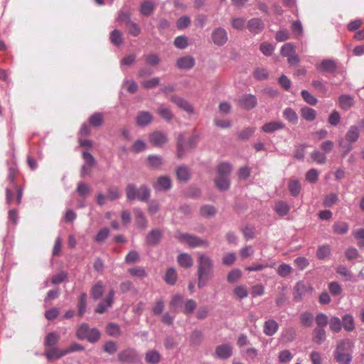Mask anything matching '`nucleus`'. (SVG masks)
<instances>
[{
	"label": "nucleus",
	"instance_id": "6",
	"mask_svg": "<svg viewBox=\"0 0 364 364\" xmlns=\"http://www.w3.org/2000/svg\"><path fill=\"white\" fill-rule=\"evenodd\" d=\"M118 359L123 363H136L139 361L140 357L134 348H127L118 354Z\"/></svg>",
	"mask_w": 364,
	"mask_h": 364
},
{
	"label": "nucleus",
	"instance_id": "11",
	"mask_svg": "<svg viewBox=\"0 0 364 364\" xmlns=\"http://www.w3.org/2000/svg\"><path fill=\"white\" fill-rule=\"evenodd\" d=\"M162 237V232L159 229L151 230L146 235L145 241L149 246H156Z\"/></svg>",
	"mask_w": 364,
	"mask_h": 364
},
{
	"label": "nucleus",
	"instance_id": "23",
	"mask_svg": "<svg viewBox=\"0 0 364 364\" xmlns=\"http://www.w3.org/2000/svg\"><path fill=\"white\" fill-rule=\"evenodd\" d=\"M354 99L349 95H341L338 98V104L340 107L347 111L354 105Z\"/></svg>",
	"mask_w": 364,
	"mask_h": 364
},
{
	"label": "nucleus",
	"instance_id": "2",
	"mask_svg": "<svg viewBox=\"0 0 364 364\" xmlns=\"http://www.w3.org/2000/svg\"><path fill=\"white\" fill-rule=\"evenodd\" d=\"M127 198L129 201L139 200L141 202H146L150 198V189L143 184L136 188L134 183H129L125 188Z\"/></svg>",
	"mask_w": 364,
	"mask_h": 364
},
{
	"label": "nucleus",
	"instance_id": "45",
	"mask_svg": "<svg viewBox=\"0 0 364 364\" xmlns=\"http://www.w3.org/2000/svg\"><path fill=\"white\" fill-rule=\"evenodd\" d=\"M216 187L220 191H226L230 188L229 178L218 176L215 179Z\"/></svg>",
	"mask_w": 364,
	"mask_h": 364
},
{
	"label": "nucleus",
	"instance_id": "38",
	"mask_svg": "<svg viewBox=\"0 0 364 364\" xmlns=\"http://www.w3.org/2000/svg\"><path fill=\"white\" fill-rule=\"evenodd\" d=\"M288 189L291 196L296 197L300 194L301 186L299 180L291 179L289 182Z\"/></svg>",
	"mask_w": 364,
	"mask_h": 364
},
{
	"label": "nucleus",
	"instance_id": "55",
	"mask_svg": "<svg viewBox=\"0 0 364 364\" xmlns=\"http://www.w3.org/2000/svg\"><path fill=\"white\" fill-rule=\"evenodd\" d=\"M87 307V294L86 293H82L79 298L78 302V314L82 316L86 310Z\"/></svg>",
	"mask_w": 364,
	"mask_h": 364
},
{
	"label": "nucleus",
	"instance_id": "5",
	"mask_svg": "<svg viewBox=\"0 0 364 364\" xmlns=\"http://www.w3.org/2000/svg\"><path fill=\"white\" fill-rule=\"evenodd\" d=\"M17 173V168L16 165H12L9 168V174L7 180L9 184L12 185L13 187L16 190V204L19 205L21 203L23 196V188L19 187L15 182V176Z\"/></svg>",
	"mask_w": 364,
	"mask_h": 364
},
{
	"label": "nucleus",
	"instance_id": "8",
	"mask_svg": "<svg viewBox=\"0 0 364 364\" xmlns=\"http://www.w3.org/2000/svg\"><path fill=\"white\" fill-rule=\"evenodd\" d=\"M238 102L241 107L248 110L253 109L257 105V100L256 97L251 94H245L242 95Z\"/></svg>",
	"mask_w": 364,
	"mask_h": 364
},
{
	"label": "nucleus",
	"instance_id": "16",
	"mask_svg": "<svg viewBox=\"0 0 364 364\" xmlns=\"http://www.w3.org/2000/svg\"><path fill=\"white\" fill-rule=\"evenodd\" d=\"M136 223L139 228L145 230L147 228L148 221L144 212L138 208H134Z\"/></svg>",
	"mask_w": 364,
	"mask_h": 364
},
{
	"label": "nucleus",
	"instance_id": "33",
	"mask_svg": "<svg viewBox=\"0 0 364 364\" xmlns=\"http://www.w3.org/2000/svg\"><path fill=\"white\" fill-rule=\"evenodd\" d=\"M232 170V166L228 162H223L218 164L217 171L218 176L229 178Z\"/></svg>",
	"mask_w": 364,
	"mask_h": 364
},
{
	"label": "nucleus",
	"instance_id": "52",
	"mask_svg": "<svg viewBox=\"0 0 364 364\" xmlns=\"http://www.w3.org/2000/svg\"><path fill=\"white\" fill-rule=\"evenodd\" d=\"M145 63L148 65L156 66L160 63V58L157 54L151 53L144 55Z\"/></svg>",
	"mask_w": 364,
	"mask_h": 364
},
{
	"label": "nucleus",
	"instance_id": "10",
	"mask_svg": "<svg viewBox=\"0 0 364 364\" xmlns=\"http://www.w3.org/2000/svg\"><path fill=\"white\" fill-rule=\"evenodd\" d=\"M247 27L252 33L258 34L263 31L264 23L261 18H253L248 21Z\"/></svg>",
	"mask_w": 364,
	"mask_h": 364
},
{
	"label": "nucleus",
	"instance_id": "15",
	"mask_svg": "<svg viewBox=\"0 0 364 364\" xmlns=\"http://www.w3.org/2000/svg\"><path fill=\"white\" fill-rule=\"evenodd\" d=\"M317 70L321 72H327L333 73L337 70V65L334 60L325 59L317 66Z\"/></svg>",
	"mask_w": 364,
	"mask_h": 364
},
{
	"label": "nucleus",
	"instance_id": "43",
	"mask_svg": "<svg viewBox=\"0 0 364 364\" xmlns=\"http://www.w3.org/2000/svg\"><path fill=\"white\" fill-rule=\"evenodd\" d=\"M301 115L304 119L312 122L316 117V111L309 107H304L301 109Z\"/></svg>",
	"mask_w": 364,
	"mask_h": 364
},
{
	"label": "nucleus",
	"instance_id": "46",
	"mask_svg": "<svg viewBox=\"0 0 364 364\" xmlns=\"http://www.w3.org/2000/svg\"><path fill=\"white\" fill-rule=\"evenodd\" d=\"M275 211L280 216H284L290 210V207L287 203L284 201H279L275 205Z\"/></svg>",
	"mask_w": 364,
	"mask_h": 364
},
{
	"label": "nucleus",
	"instance_id": "62",
	"mask_svg": "<svg viewBox=\"0 0 364 364\" xmlns=\"http://www.w3.org/2000/svg\"><path fill=\"white\" fill-rule=\"evenodd\" d=\"M82 156L84 160V164L87 165L89 168H92L95 164V159L93 156L87 151H83Z\"/></svg>",
	"mask_w": 364,
	"mask_h": 364
},
{
	"label": "nucleus",
	"instance_id": "53",
	"mask_svg": "<svg viewBox=\"0 0 364 364\" xmlns=\"http://www.w3.org/2000/svg\"><path fill=\"white\" fill-rule=\"evenodd\" d=\"M176 279L177 274L176 270L173 268L168 269L164 277L166 282L170 285H173L176 283Z\"/></svg>",
	"mask_w": 364,
	"mask_h": 364
},
{
	"label": "nucleus",
	"instance_id": "27",
	"mask_svg": "<svg viewBox=\"0 0 364 364\" xmlns=\"http://www.w3.org/2000/svg\"><path fill=\"white\" fill-rule=\"evenodd\" d=\"M183 296L177 294L172 296L169 303V306L171 311H176L178 309L183 307Z\"/></svg>",
	"mask_w": 364,
	"mask_h": 364
},
{
	"label": "nucleus",
	"instance_id": "30",
	"mask_svg": "<svg viewBox=\"0 0 364 364\" xmlns=\"http://www.w3.org/2000/svg\"><path fill=\"white\" fill-rule=\"evenodd\" d=\"M157 113L166 122H170L174 117L171 110L164 105H160L157 109Z\"/></svg>",
	"mask_w": 364,
	"mask_h": 364
},
{
	"label": "nucleus",
	"instance_id": "31",
	"mask_svg": "<svg viewBox=\"0 0 364 364\" xmlns=\"http://www.w3.org/2000/svg\"><path fill=\"white\" fill-rule=\"evenodd\" d=\"M333 231L337 235H345L349 230V225L343 221H337L332 226Z\"/></svg>",
	"mask_w": 364,
	"mask_h": 364
},
{
	"label": "nucleus",
	"instance_id": "39",
	"mask_svg": "<svg viewBox=\"0 0 364 364\" xmlns=\"http://www.w3.org/2000/svg\"><path fill=\"white\" fill-rule=\"evenodd\" d=\"M307 291V287L303 282L296 283L294 287V300L299 301Z\"/></svg>",
	"mask_w": 364,
	"mask_h": 364
},
{
	"label": "nucleus",
	"instance_id": "58",
	"mask_svg": "<svg viewBox=\"0 0 364 364\" xmlns=\"http://www.w3.org/2000/svg\"><path fill=\"white\" fill-rule=\"evenodd\" d=\"M304 100L310 105H316L318 100L307 90H302L301 92Z\"/></svg>",
	"mask_w": 364,
	"mask_h": 364
},
{
	"label": "nucleus",
	"instance_id": "49",
	"mask_svg": "<svg viewBox=\"0 0 364 364\" xmlns=\"http://www.w3.org/2000/svg\"><path fill=\"white\" fill-rule=\"evenodd\" d=\"M107 333L113 337H118L121 335V329L119 325L115 323H109L106 328Z\"/></svg>",
	"mask_w": 364,
	"mask_h": 364
},
{
	"label": "nucleus",
	"instance_id": "3",
	"mask_svg": "<svg viewBox=\"0 0 364 364\" xmlns=\"http://www.w3.org/2000/svg\"><path fill=\"white\" fill-rule=\"evenodd\" d=\"M175 237L180 242L186 243L191 248L207 247L209 242L196 235L178 232Z\"/></svg>",
	"mask_w": 364,
	"mask_h": 364
},
{
	"label": "nucleus",
	"instance_id": "60",
	"mask_svg": "<svg viewBox=\"0 0 364 364\" xmlns=\"http://www.w3.org/2000/svg\"><path fill=\"white\" fill-rule=\"evenodd\" d=\"M291 272L292 268L288 264H282L278 267L277 269V274L282 277H285L288 276L291 273Z\"/></svg>",
	"mask_w": 364,
	"mask_h": 364
},
{
	"label": "nucleus",
	"instance_id": "24",
	"mask_svg": "<svg viewBox=\"0 0 364 364\" xmlns=\"http://www.w3.org/2000/svg\"><path fill=\"white\" fill-rule=\"evenodd\" d=\"M326 339V333L323 328L316 327L312 333V341L316 344H322Z\"/></svg>",
	"mask_w": 364,
	"mask_h": 364
},
{
	"label": "nucleus",
	"instance_id": "32",
	"mask_svg": "<svg viewBox=\"0 0 364 364\" xmlns=\"http://www.w3.org/2000/svg\"><path fill=\"white\" fill-rule=\"evenodd\" d=\"M283 117L292 124H296L299 122L296 112L291 107H287L284 109Z\"/></svg>",
	"mask_w": 364,
	"mask_h": 364
},
{
	"label": "nucleus",
	"instance_id": "51",
	"mask_svg": "<svg viewBox=\"0 0 364 364\" xmlns=\"http://www.w3.org/2000/svg\"><path fill=\"white\" fill-rule=\"evenodd\" d=\"M197 304L193 299H187L183 304V312L186 315L191 314L196 309Z\"/></svg>",
	"mask_w": 364,
	"mask_h": 364
},
{
	"label": "nucleus",
	"instance_id": "28",
	"mask_svg": "<svg viewBox=\"0 0 364 364\" xmlns=\"http://www.w3.org/2000/svg\"><path fill=\"white\" fill-rule=\"evenodd\" d=\"M300 323L304 328H310L314 320V314L309 311H304L300 314Z\"/></svg>",
	"mask_w": 364,
	"mask_h": 364
},
{
	"label": "nucleus",
	"instance_id": "64",
	"mask_svg": "<svg viewBox=\"0 0 364 364\" xmlns=\"http://www.w3.org/2000/svg\"><path fill=\"white\" fill-rule=\"evenodd\" d=\"M353 235L358 240V245L360 248L364 247V229L360 228L353 232Z\"/></svg>",
	"mask_w": 364,
	"mask_h": 364
},
{
	"label": "nucleus",
	"instance_id": "37",
	"mask_svg": "<svg viewBox=\"0 0 364 364\" xmlns=\"http://www.w3.org/2000/svg\"><path fill=\"white\" fill-rule=\"evenodd\" d=\"M59 339H60V336L57 333H55V332L49 333L46 336V337L45 338V342H44V345H45L46 349L55 347V346L58 342Z\"/></svg>",
	"mask_w": 364,
	"mask_h": 364
},
{
	"label": "nucleus",
	"instance_id": "40",
	"mask_svg": "<svg viewBox=\"0 0 364 364\" xmlns=\"http://www.w3.org/2000/svg\"><path fill=\"white\" fill-rule=\"evenodd\" d=\"M176 174L178 180L186 182L190 178L189 168L186 166H181L176 168Z\"/></svg>",
	"mask_w": 364,
	"mask_h": 364
},
{
	"label": "nucleus",
	"instance_id": "34",
	"mask_svg": "<svg viewBox=\"0 0 364 364\" xmlns=\"http://www.w3.org/2000/svg\"><path fill=\"white\" fill-rule=\"evenodd\" d=\"M161 360L160 353L154 350L146 353L145 360L149 364H158Z\"/></svg>",
	"mask_w": 364,
	"mask_h": 364
},
{
	"label": "nucleus",
	"instance_id": "35",
	"mask_svg": "<svg viewBox=\"0 0 364 364\" xmlns=\"http://www.w3.org/2000/svg\"><path fill=\"white\" fill-rule=\"evenodd\" d=\"M177 261L178 264L184 268H189L193 264V258L188 253L180 254L178 256Z\"/></svg>",
	"mask_w": 364,
	"mask_h": 364
},
{
	"label": "nucleus",
	"instance_id": "17",
	"mask_svg": "<svg viewBox=\"0 0 364 364\" xmlns=\"http://www.w3.org/2000/svg\"><path fill=\"white\" fill-rule=\"evenodd\" d=\"M168 141L166 134L161 132H154L150 134V141L156 146H161Z\"/></svg>",
	"mask_w": 364,
	"mask_h": 364
},
{
	"label": "nucleus",
	"instance_id": "54",
	"mask_svg": "<svg viewBox=\"0 0 364 364\" xmlns=\"http://www.w3.org/2000/svg\"><path fill=\"white\" fill-rule=\"evenodd\" d=\"M184 136L180 133L177 136V157L181 158L185 154V148L183 145Z\"/></svg>",
	"mask_w": 364,
	"mask_h": 364
},
{
	"label": "nucleus",
	"instance_id": "48",
	"mask_svg": "<svg viewBox=\"0 0 364 364\" xmlns=\"http://www.w3.org/2000/svg\"><path fill=\"white\" fill-rule=\"evenodd\" d=\"M331 250L328 245H321L316 251V257L319 259H324L331 255Z\"/></svg>",
	"mask_w": 364,
	"mask_h": 364
},
{
	"label": "nucleus",
	"instance_id": "20",
	"mask_svg": "<svg viewBox=\"0 0 364 364\" xmlns=\"http://www.w3.org/2000/svg\"><path fill=\"white\" fill-rule=\"evenodd\" d=\"M65 355H67L65 349L60 350L56 347L47 348L45 352V355L48 360L59 359Z\"/></svg>",
	"mask_w": 364,
	"mask_h": 364
},
{
	"label": "nucleus",
	"instance_id": "7",
	"mask_svg": "<svg viewBox=\"0 0 364 364\" xmlns=\"http://www.w3.org/2000/svg\"><path fill=\"white\" fill-rule=\"evenodd\" d=\"M211 38L215 45L222 46L228 40L227 31L222 27H218L213 31Z\"/></svg>",
	"mask_w": 364,
	"mask_h": 364
},
{
	"label": "nucleus",
	"instance_id": "44",
	"mask_svg": "<svg viewBox=\"0 0 364 364\" xmlns=\"http://www.w3.org/2000/svg\"><path fill=\"white\" fill-rule=\"evenodd\" d=\"M109 39L113 45L119 46L124 41L122 33L118 29H114L111 32Z\"/></svg>",
	"mask_w": 364,
	"mask_h": 364
},
{
	"label": "nucleus",
	"instance_id": "9",
	"mask_svg": "<svg viewBox=\"0 0 364 364\" xmlns=\"http://www.w3.org/2000/svg\"><path fill=\"white\" fill-rule=\"evenodd\" d=\"M232 355V347L228 343L219 345L215 348V356L221 359L226 360Z\"/></svg>",
	"mask_w": 364,
	"mask_h": 364
},
{
	"label": "nucleus",
	"instance_id": "21",
	"mask_svg": "<svg viewBox=\"0 0 364 364\" xmlns=\"http://www.w3.org/2000/svg\"><path fill=\"white\" fill-rule=\"evenodd\" d=\"M156 5L151 0H145L141 4L139 11L143 16H149L153 14Z\"/></svg>",
	"mask_w": 364,
	"mask_h": 364
},
{
	"label": "nucleus",
	"instance_id": "13",
	"mask_svg": "<svg viewBox=\"0 0 364 364\" xmlns=\"http://www.w3.org/2000/svg\"><path fill=\"white\" fill-rule=\"evenodd\" d=\"M196 61L193 57L185 55L177 60L176 65L180 69L190 70L195 65Z\"/></svg>",
	"mask_w": 364,
	"mask_h": 364
},
{
	"label": "nucleus",
	"instance_id": "59",
	"mask_svg": "<svg viewBox=\"0 0 364 364\" xmlns=\"http://www.w3.org/2000/svg\"><path fill=\"white\" fill-rule=\"evenodd\" d=\"M200 215L204 217H212L216 213V209L210 205H205L200 208Z\"/></svg>",
	"mask_w": 364,
	"mask_h": 364
},
{
	"label": "nucleus",
	"instance_id": "47",
	"mask_svg": "<svg viewBox=\"0 0 364 364\" xmlns=\"http://www.w3.org/2000/svg\"><path fill=\"white\" fill-rule=\"evenodd\" d=\"M149 166L152 168H159L163 164V159L158 155H149L147 158Z\"/></svg>",
	"mask_w": 364,
	"mask_h": 364
},
{
	"label": "nucleus",
	"instance_id": "57",
	"mask_svg": "<svg viewBox=\"0 0 364 364\" xmlns=\"http://www.w3.org/2000/svg\"><path fill=\"white\" fill-rule=\"evenodd\" d=\"M128 272L132 277H138V278H144L147 276V273L146 272L144 268L141 267H136L134 268L129 269Z\"/></svg>",
	"mask_w": 364,
	"mask_h": 364
},
{
	"label": "nucleus",
	"instance_id": "29",
	"mask_svg": "<svg viewBox=\"0 0 364 364\" xmlns=\"http://www.w3.org/2000/svg\"><path fill=\"white\" fill-rule=\"evenodd\" d=\"M342 326L348 332H351L355 329L354 318L351 314H346L342 317Z\"/></svg>",
	"mask_w": 364,
	"mask_h": 364
},
{
	"label": "nucleus",
	"instance_id": "36",
	"mask_svg": "<svg viewBox=\"0 0 364 364\" xmlns=\"http://www.w3.org/2000/svg\"><path fill=\"white\" fill-rule=\"evenodd\" d=\"M105 287L102 281H98L91 289V295L93 299L97 300L102 297Z\"/></svg>",
	"mask_w": 364,
	"mask_h": 364
},
{
	"label": "nucleus",
	"instance_id": "25",
	"mask_svg": "<svg viewBox=\"0 0 364 364\" xmlns=\"http://www.w3.org/2000/svg\"><path fill=\"white\" fill-rule=\"evenodd\" d=\"M279 325L276 321L269 319L264 325V333L268 336H273L278 331Z\"/></svg>",
	"mask_w": 364,
	"mask_h": 364
},
{
	"label": "nucleus",
	"instance_id": "22",
	"mask_svg": "<svg viewBox=\"0 0 364 364\" xmlns=\"http://www.w3.org/2000/svg\"><path fill=\"white\" fill-rule=\"evenodd\" d=\"M171 187V181L168 176H160L154 184L156 191H167Z\"/></svg>",
	"mask_w": 364,
	"mask_h": 364
},
{
	"label": "nucleus",
	"instance_id": "1",
	"mask_svg": "<svg viewBox=\"0 0 364 364\" xmlns=\"http://www.w3.org/2000/svg\"><path fill=\"white\" fill-rule=\"evenodd\" d=\"M198 287L201 289L206 285L207 282L213 277L214 264L212 259L205 254L198 255Z\"/></svg>",
	"mask_w": 364,
	"mask_h": 364
},
{
	"label": "nucleus",
	"instance_id": "4",
	"mask_svg": "<svg viewBox=\"0 0 364 364\" xmlns=\"http://www.w3.org/2000/svg\"><path fill=\"white\" fill-rule=\"evenodd\" d=\"M76 336L80 340H87L90 343L97 342L101 333L96 328H90L88 324L83 323L77 329Z\"/></svg>",
	"mask_w": 364,
	"mask_h": 364
},
{
	"label": "nucleus",
	"instance_id": "14",
	"mask_svg": "<svg viewBox=\"0 0 364 364\" xmlns=\"http://www.w3.org/2000/svg\"><path fill=\"white\" fill-rule=\"evenodd\" d=\"M286 127L285 124L281 121H272L265 123L262 127V131L265 133H273L277 130L283 129Z\"/></svg>",
	"mask_w": 364,
	"mask_h": 364
},
{
	"label": "nucleus",
	"instance_id": "50",
	"mask_svg": "<svg viewBox=\"0 0 364 364\" xmlns=\"http://www.w3.org/2000/svg\"><path fill=\"white\" fill-rule=\"evenodd\" d=\"M104 122L103 116L100 112H95L89 118V122L95 127H98L102 124Z\"/></svg>",
	"mask_w": 364,
	"mask_h": 364
},
{
	"label": "nucleus",
	"instance_id": "18",
	"mask_svg": "<svg viewBox=\"0 0 364 364\" xmlns=\"http://www.w3.org/2000/svg\"><path fill=\"white\" fill-rule=\"evenodd\" d=\"M359 136V127L356 125H351L345 135V139L347 142L352 144L356 142L358 140Z\"/></svg>",
	"mask_w": 364,
	"mask_h": 364
},
{
	"label": "nucleus",
	"instance_id": "56",
	"mask_svg": "<svg viewBox=\"0 0 364 364\" xmlns=\"http://www.w3.org/2000/svg\"><path fill=\"white\" fill-rule=\"evenodd\" d=\"M314 319L317 325L316 327H321L323 328L328 324L329 321L328 316L323 313L318 314Z\"/></svg>",
	"mask_w": 364,
	"mask_h": 364
},
{
	"label": "nucleus",
	"instance_id": "61",
	"mask_svg": "<svg viewBox=\"0 0 364 364\" xmlns=\"http://www.w3.org/2000/svg\"><path fill=\"white\" fill-rule=\"evenodd\" d=\"M312 87L319 92L323 95H326L327 88L326 87V83L323 80H314L311 82Z\"/></svg>",
	"mask_w": 364,
	"mask_h": 364
},
{
	"label": "nucleus",
	"instance_id": "26",
	"mask_svg": "<svg viewBox=\"0 0 364 364\" xmlns=\"http://www.w3.org/2000/svg\"><path fill=\"white\" fill-rule=\"evenodd\" d=\"M335 360L339 364H350L352 361V355L349 352L334 351Z\"/></svg>",
	"mask_w": 364,
	"mask_h": 364
},
{
	"label": "nucleus",
	"instance_id": "12",
	"mask_svg": "<svg viewBox=\"0 0 364 364\" xmlns=\"http://www.w3.org/2000/svg\"><path fill=\"white\" fill-rule=\"evenodd\" d=\"M153 115L147 111L139 112L136 117V123L138 127H144L151 123Z\"/></svg>",
	"mask_w": 364,
	"mask_h": 364
},
{
	"label": "nucleus",
	"instance_id": "19",
	"mask_svg": "<svg viewBox=\"0 0 364 364\" xmlns=\"http://www.w3.org/2000/svg\"><path fill=\"white\" fill-rule=\"evenodd\" d=\"M171 101L186 112L189 114L193 113V107L187 100L177 96H173L171 97Z\"/></svg>",
	"mask_w": 364,
	"mask_h": 364
},
{
	"label": "nucleus",
	"instance_id": "42",
	"mask_svg": "<svg viewBox=\"0 0 364 364\" xmlns=\"http://www.w3.org/2000/svg\"><path fill=\"white\" fill-rule=\"evenodd\" d=\"M328 323L329 324L330 330L334 333L340 332L342 329L341 320L337 316L331 317Z\"/></svg>",
	"mask_w": 364,
	"mask_h": 364
},
{
	"label": "nucleus",
	"instance_id": "63",
	"mask_svg": "<svg viewBox=\"0 0 364 364\" xmlns=\"http://www.w3.org/2000/svg\"><path fill=\"white\" fill-rule=\"evenodd\" d=\"M338 200V196L336 193H330L326 195L323 199V205L325 207H331Z\"/></svg>",
	"mask_w": 364,
	"mask_h": 364
},
{
	"label": "nucleus",
	"instance_id": "41",
	"mask_svg": "<svg viewBox=\"0 0 364 364\" xmlns=\"http://www.w3.org/2000/svg\"><path fill=\"white\" fill-rule=\"evenodd\" d=\"M353 346L354 344L351 341L348 339L341 340L338 343L334 351L349 352L352 350Z\"/></svg>",
	"mask_w": 364,
	"mask_h": 364
}]
</instances>
